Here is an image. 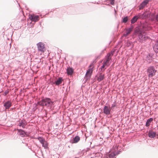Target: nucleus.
I'll use <instances>...</instances> for the list:
<instances>
[{
  "label": "nucleus",
  "instance_id": "nucleus-17",
  "mask_svg": "<svg viewBox=\"0 0 158 158\" xmlns=\"http://www.w3.org/2000/svg\"><path fill=\"white\" fill-rule=\"evenodd\" d=\"M17 130L18 131L19 135H20L22 137H24L25 136L26 133L25 132H24L23 130L18 129H17Z\"/></svg>",
  "mask_w": 158,
  "mask_h": 158
},
{
  "label": "nucleus",
  "instance_id": "nucleus-10",
  "mask_svg": "<svg viewBox=\"0 0 158 158\" xmlns=\"http://www.w3.org/2000/svg\"><path fill=\"white\" fill-rule=\"evenodd\" d=\"M111 108L107 106H105L103 108V113L106 115H108L110 114Z\"/></svg>",
  "mask_w": 158,
  "mask_h": 158
},
{
  "label": "nucleus",
  "instance_id": "nucleus-12",
  "mask_svg": "<svg viewBox=\"0 0 158 158\" xmlns=\"http://www.w3.org/2000/svg\"><path fill=\"white\" fill-rule=\"evenodd\" d=\"M132 31V28H129L128 29L126 30L125 33L123 34V36L126 37Z\"/></svg>",
  "mask_w": 158,
  "mask_h": 158
},
{
  "label": "nucleus",
  "instance_id": "nucleus-6",
  "mask_svg": "<svg viewBox=\"0 0 158 158\" xmlns=\"http://www.w3.org/2000/svg\"><path fill=\"white\" fill-rule=\"evenodd\" d=\"M37 46L39 51L44 52L46 50V48L44 44L42 42H39L37 44Z\"/></svg>",
  "mask_w": 158,
  "mask_h": 158
},
{
  "label": "nucleus",
  "instance_id": "nucleus-18",
  "mask_svg": "<svg viewBox=\"0 0 158 158\" xmlns=\"http://www.w3.org/2000/svg\"><path fill=\"white\" fill-rule=\"evenodd\" d=\"M104 74L102 73H100L98 77L97 80L100 81L103 80L104 78Z\"/></svg>",
  "mask_w": 158,
  "mask_h": 158
},
{
  "label": "nucleus",
  "instance_id": "nucleus-5",
  "mask_svg": "<svg viewBox=\"0 0 158 158\" xmlns=\"http://www.w3.org/2000/svg\"><path fill=\"white\" fill-rule=\"evenodd\" d=\"M38 139L42 144L43 146L45 149H47L48 148V143L44 139L41 137H39L38 138Z\"/></svg>",
  "mask_w": 158,
  "mask_h": 158
},
{
  "label": "nucleus",
  "instance_id": "nucleus-8",
  "mask_svg": "<svg viewBox=\"0 0 158 158\" xmlns=\"http://www.w3.org/2000/svg\"><path fill=\"white\" fill-rule=\"evenodd\" d=\"M139 18L142 19H146L148 18L150 15V13L148 11H145L142 14H139Z\"/></svg>",
  "mask_w": 158,
  "mask_h": 158
},
{
  "label": "nucleus",
  "instance_id": "nucleus-14",
  "mask_svg": "<svg viewBox=\"0 0 158 158\" xmlns=\"http://www.w3.org/2000/svg\"><path fill=\"white\" fill-rule=\"evenodd\" d=\"M26 122L25 120H22L19 123V125L20 127H22L23 128H24L27 125Z\"/></svg>",
  "mask_w": 158,
  "mask_h": 158
},
{
  "label": "nucleus",
  "instance_id": "nucleus-24",
  "mask_svg": "<svg viewBox=\"0 0 158 158\" xmlns=\"http://www.w3.org/2000/svg\"><path fill=\"white\" fill-rule=\"evenodd\" d=\"M127 20H128V17H127H127H126L123 18V23H126V22H127Z\"/></svg>",
  "mask_w": 158,
  "mask_h": 158
},
{
  "label": "nucleus",
  "instance_id": "nucleus-21",
  "mask_svg": "<svg viewBox=\"0 0 158 158\" xmlns=\"http://www.w3.org/2000/svg\"><path fill=\"white\" fill-rule=\"evenodd\" d=\"M67 73L68 75H71L73 72V70L71 68H68L67 70Z\"/></svg>",
  "mask_w": 158,
  "mask_h": 158
},
{
  "label": "nucleus",
  "instance_id": "nucleus-25",
  "mask_svg": "<svg viewBox=\"0 0 158 158\" xmlns=\"http://www.w3.org/2000/svg\"><path fill=\"white\" fill-rule=\"evenodd\" d=\"M116 102H114L112 105L111 108V109H113L114 108V107L116 106Z\"/></svg>",
  "mask_w": 158,
  "mask_h": 158
},
{
  "label": "nucleus",
  "instance_id": "nucleus-13",
  "mask_svg": "<svg viewBox=\"0 0 158 158\" xmlns=\"http://www.w3.org/2000/svg\"><path fill=\"white\" fill-rule=\"evenodd\" d=\"M4 106L6 109H9L11 106V103L10 102L8 101L4 103Z\"/></svg>",
  "mask_w": 158,
  "mask_h": 158
},
{
  "label": "nucleus",
  "instance_id": "nucleus-27",
  "mask_svg": "<svg viewBox=\"0 0 158 158\" xmlns=\"http://www.w3.org/2000/svg\"><path fill=\"white\" fill-rule=\"evenodd\" d=\"M95 155H96V156H100V154L99 153H96Z\"/></svg>",
  "mask_w": 158,
  "mask_h": 158
},
{
  "label": "nucleus",
  "instance_id": "nucleus-2",
  "mask_svg": "<svg viewBox=\"0 0 158 158\" xmlns=\"http://www.w3.org/2000/svg\"><path fill=\"white\" fill-rule=\"evenodd\" d=\"M53 102L51 99L48 98H44L39 102L40 105L47 107L51 106L53 104Z\"/></svg>",
  "mask_w": 158,
  "mask_h": 158
},
{
  "label": "nucleus",
  "instance_id": "nucleus-20",
  "mask_svg": "<svg viewBox=\"0 0 158 158\" xmlns=\"http://www.w3.org/2000/svg\"><path fill=\"white\" fill-rule=\"evenodd\" d=\"M152 120L153 118H150L149 119H148L146 122V126L147 127H148L150 125V123Z\"/></svg>",
  "mask_w": 158,
  "mask_h": 158
},
{
  "label": "nucleus",
  "instance_id": "nucleus-26",
  "mask_svg": "<svg viewBox=\"0 0 158 158\" xmlns=\"http://www.w3.org/2000/svg\"><path fill=\"white\" fill-rule=\"evenodd\" d=\"M110 3L112 5L114 4V0H110Z\"/></svg>",
  "mask_w": 158,
  "mask_h": 158
},
{
  "label": "nucleus",
  "instance_id": "nucleus-19",
  "mask_svg": "<svg viewBox=\"0 0 158 158\" xmlns=\"http://www.w3.org/2000/svg\"><path fill=\"white\" fill-rule=\"evenodd\" d=\"M63 81L62 78L60 77L55 81V84L56 85H59L62 83Z\"/></svg>",
  "mask_w": 158,
  "mask_h": 158
},
{
  "label": "nucleus",
  "instance_id": "nucleus-16",
  "mask_svg": "<svg viewBox=\"0 0 158 158\" xmlns=\"http://www.w3.org/2000/svg\"><path fill=\"white\" fill-rule=\"evenodd\" d=\"M139 18H140L139 15H138L135 16L131 20V23L133 24L135 23Z\"/></svg>",
  "mask_w": 158,
  "mask_h": 158
},
{
  "label": "nucleus",
  "instance_id": "nucleus-1",
  "mask_svg": "<svg viewBox=\"0 0 158 158\" xmlns=\"http://www.w3.org/2000/svg\"><path fill=\"white\" fill-rule=\"evenodd\" d=\"M113 52L107 54L105 58L102 60L103 65L100 68L101 71L103 72L110 64V61L111 60V57L113 55Z\"/></svg>",
  "mask_w": 158,
  "mask_h": 158
},
{
  "label": "nucleus",
  "instance_id": "nucleus-4",
  "mask_svg": "<svg viewBox=\"0 0 158 158\" xmlns=\"http://www.w3.org/2000/svg\"><path fill=\"white\" fill-rule=\"evenodd\" d=\"M147 71L148 77H151L155 75L156 70L153 66H151L148 68Z\"/></svg>",
  "mask_w": 158,
  "mask_h": 158
},
{
  "label": "nucleus",
  "instance_id": "nucleus-9",
  "mask_svg": "<svg viewBox=\"0 0 158 158\" xmlns=\"http://www.w3.org/2000/svg\"><path fill=\"white\" fill-rule=\"evenodd\" d=\"M29 18L32 21L37 22L40 19V17L38 15H30L29 16Z\"/></svg>",
  "mask_w": 158,
  "mask_h": 158
},
{
  "label": "nucleus",
  "instance_id": "nucleus-29",
  "mask_svg": "<svg viewBox=\"0 0 158 158\" xmlns=\"http://www.w3.org/2000/svg\"><path fill=\"white\" fill-rule=\"evenodd\" d=\"M115 10V12L116 13V10Z\"/></svg>",
  "mask_w": 158,
  "mask_h": 158
},
{
  "label": "nucleus",
  "instance_id": "nucleus-11",
  "mask_svg": "<svg viewBox=\"0 0 158 158\" xmlns=\"http://www.w3.org/2000/svg\"><path fill=\"white\" fill-rule=\"evenodd\" d=\"M148 0H145L143 1L139 6V10L142 9L148 3Z\"/></svg>",
  "mask_w": 158,
  "mask_h": 158
},
{
  "label": "nucleus",
  "instance_id": "nucleus-7",
  "mask_svg": "<svg viewBox=\"0 0 158 158\" xmlns=\"http://www.w3.org/2000/svg\"><path fill=\"white\" fill-rule=\"evenodd\" d=\"M138 37L139 39L138 41L141 43H142L143 41H145L148 39V37L145 35H143L140 32L138 33Z\"/></svg>",
  "mask_w": 158,
  "mask_h": 158
},
{
  "label": "nucleus",
  "instance_id": "nucleus-22",
  "mask_svg": "<svg viewBox=\"0 0 158 158\" xmlns=\"http://www.w3.org/2000/svg\"><path fill=\"white\" fill-rule=\"evenodd\" d=\"M80 140V138L79 136H76L73 140V143H77Z\"/></svg>",
  "mask_w": 158,
  "mask_h": 158
},
{
  "label": "nucleus",
  "instance_id": "nucleus-15",
  "mask_svg": "<svg viewBox=\"0 0 158 158\" xmlns=\"http://www.w3.org/2000/svg\"><path fill=\"white\" fill-rule=\"evenodd\" d=\"M156 134V132L152 131H149L148 132V136L151 138H153L155 137Z\"/></svg>",
  "mask_w": 158,
  "mask_h": 158
},
{
  "label": "nucleus",
  "instance_id": "nucleus-23",
  "mask_svg": "<svg viewBox=\"0 0 158 158\" xmlns=\"http://www.w3.org/2000/svg\"><path fill=\"white\" fill-rule=\"evenodd\" d=\"M115 155L114 153H111L109 154V157L110 158H114Z\"/></svg>",
  "mask_w": 158,
  "mask_h": 158
},
{
  "label": "nucleus",
  "instance_id": "nucleus-3",
  "mask_svg": "<svg viewBox=\"0 0 158 158\" xmlns=\"http://www.w3.org/2000/svg\"><path fill=\"white\" fill-rule=\"evenodd\" d=\"M96 62V61L94 60L92 63L90 65L88 70H87L86 74V77L88 78L90 77L93 71V68H94V65Z\"/></svg>",
  "mask_w": 158,
  "mask_h": 158
},
{
  "label": "nucleus",
  "instance_id": "nucleus-28",
  "mask_svg": "<svg viewBox=\"0 0 158 158\" xmlns=\"http://www.w3.org/2000/svg\"><path fill=\"white\" fill-rule=\"evenodd\" d=\"M156 20L158 21V15L156 16Z\"/></svg>",
  "mask_w": 158,
  "mask_h": 158
}]
</instances>
